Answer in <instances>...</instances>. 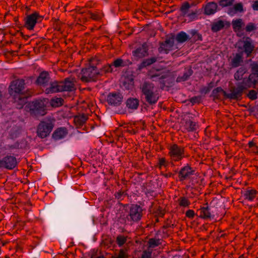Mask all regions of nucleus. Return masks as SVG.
Masks as SVG:
<instances>
[{
  "label": "nucleus",
  "mask_w": 258,
  "mask_h": 258,
  "mask_svg": "<svg viewBox=\"0 0 258 258\" xmlns=\"http://www.w3.org/2000/svg\"><path fill=\"white\" fill-rule=\"evenodd\" d=\"M24 88V81L23 80L13 81L10 86L9 92L16 102H18L17 108H21L26 103V99L21 98L20 94Z\"/></svg>",
  "instance_id": "f257e3e1"
},
{
  "label": "nucleus",
  "mask_w": 258,
  "mask_h": 258,
  "mask_svg": "<svg viewBox=\"0 0 258 258\" xmlns=\"http://www.w3.org/2000/svg\"><path fill=\"white\" fill-rule=\"evenodd\" d=\"M142 92L145 96L146 100L150 103H155L158 100L156 94V89L151 83H145L141 87Z\"/></svg>",
  "instance_id": "f03ea898"
},
{
  "label": "nucleus",
  "mask_w": 258,
  "mask_h": 258,
  "mask_svg": "<svg viewBox=\"0 0 258 258\" xmlns=\"http://www.w3.org/2000/svg\"><path fill=\"white\" fill-rule=\"evenodd\" d=\"M53 125V120L51 119H46L41 121L37 130L38 136L41 138L47 137L51 132Z\"/></svg>",
  "instance_id": "7ed1b4c3"
},
{
  "label": "nucleus",
  "mask_w": 258,
  "mask_h": 258,
  "mask_svg": "<svg viewBox=\"0 0 258 258\" xmlns=\"http://www.w3.org/2000/svg\"><path fill=\"white\" fill-rule=\"evenodd\" d=\"M99 74V71L95 67H90L82 71L79 77L84 82H91L94 80L96 75Z\"/></svg>",
  "instance_id": "20e7f679"
},
{
  "label": "nucleus",
  "mask_w": 258,
  "mask_h": 258,
  "mask_svg": "<svg viewBox=\"0 0 258 258\" xmlns=\"http://www.w3.org/2000/svg\"><path fill=\"white\" fill-rule=\"evenodd\" d=\"M30 109L34 113L43 115L45 113L44 102L42 101H36L28 104Z\"/></svg>",
  "instance_id": "39448f33"
},
{
  "label": "nucleus",
  "mask_w": 258,
  "mask_h": 258,
  "mask_svg": "<svg viewBox=\"0 0 258 258\" xmlns=\"http://www.w3.org/2000/svg\"><path fill=\"white\" fill-rule=\"evenodd\" d=\"M41 16L37 13L28 15L25 19V26L29 30H32Z\"/></svg>",
  "instance_id": "423d86ee"
},
{
  "label": "nucleus",
  "mask_w": 258,
  "mask_h": 258,
  "mask_svg": "<svg viewBox=\"0 0 258 258\" xmlns=\"http://www.w3.org/2000/svg\"><path fill=\"white\" fill-rule=\"evenodd\" d=\"M123 97L119 93H111L107 97V101L108 103L117 105H119L122 101Z\"/></svg>",
  "instance_id": "0eeeda50"
},
{
  "label": "nucleus",
  "mask_w": 258,
  "mask_h": 258,
  "mask_svg": "<svg viewBox=\"0 0 258 258\" xmlns=\"http://www.w3.org/2000/svg\"><path fill=\"white\" fill-rule=\"evenodd\" d=\"M141 208L137 205H133L130 208V216L132 220L136 221L141 219Z\"/></svg>",
  "instance_id": "6e6552de"
},
{
  "label": "nucleus",
  "mask_w": 258,
  "mask_h": 258,
  "mask_svg": "<svg viewBox=\"0 0 258 258\" xmlns=\"http://www.w3.org/2000/svg\"><path fill=\"white\" fill-rule=\"evenodd\" d=\"M75 81L74 78H67L63 83H61L62 91H72L75 90Z\"/></svg>",
  "instance_id": "1a4fd4ad"
},
{
  "label": "nucleus",
  "mask_w": 258,
  "mask_h": 258,
  "mask_svg": "<svg viewBox=\"0 0 258 258\" xmlns=\"http://www.w3.org/2000/svg\"><path fill=\"white\" fill-rule=\"evenodd\" d=\"M194 172L195 171L189 166H186L183 167L179 172L180 178L181 180L187 179L189 178L191 175L194 174Z\"/></svg>",
  "instance_id": "9d476101"
},
{
  "label": "nucleus",
  "mask_w": 258,
  "mask_h": 258,
  "mask_svg": "<svg viewBox=\"0 0 258 258\" xmlns=\"http://www.w3.org/2000/svg\"><path fill=\"white\" fill-rule=\"evenodd\" d=\"M62 91L61 83L53 82L50 84L49 86L45 90L46 93H53Z\"/></svg>",
  "instance_id": "9b49d317"
},
{
  "label": "nucleus",
  "mask_w": 258,
  "mask_h": 258,
  "mask_svg": "<svg viewBox=\"0 0 258 258\" xmlns=\"http://www.w3.org/2000/svg\"><path fill=\"white\" fill-rule=\"evenodd\" d=\"M170 153L173 159L178 160L182 157V149L174 145L171 148Z\"/></svg>",
  "instance_id": "f8f14e48"
},
{
  "label": "nucleus",
  "mask_w": 258,
  "mask_h": 258,
  "mask_svg": "<svg viewBox=\"0 0 258 258\" xmlns=\"http://www.w3.org/2000/svg\"><path fill=\"white\" fill-rule=\"evenodd\" d=\"M68 134V131L64 127L57 128L53 134V138L55 140H59L65 138Z\"/></svg>",
  "instance_id": "ddd939ff"
},
{
  "label": "nucleus",
  "mask_w": 258,
  "mask_h": 258,
  "mask_svg": "<svg viewBox=\"0 0 258 258\" xmlns=\"http://www.w3.org/2000/svg\"><path fill=\"white\" fill-rule=\"evenodd\" d=\"M3 163L6 168L12 169L16 166L17 161L15 157L8 156L3 159Z\"/></svg>",
  "instance_id": "4468645a"
},
{
  "label": "nucleus",
  "mask_w": 258,
  "mask_h": 258,
  "mask_svg": "<svg viewBox=\"0 0 258 258\" xmlns=\"http://www.w3.org/2000/svg\"><path fill=\"white\" fill-rule=\"evenodd\" d=\"M217 4L214 2L209 3L205 8V13L210 15L214 14L217 9Z\"/></svg>",
  "instance_id": "2eb2a0df"
},
{
  "label": "nucleus",
  "mask_w": 258,
  "mask_h": 258,
  "mask_svg": "<svg viewBox=\"0 0 258 258\" xmlns=\"http://www.w3.org/2000/svg\"><path fill=\"white\" fill-rule=\"evenodd\" d=\"M243 195L245 199L250 201H252L255 198H258L256 191L253 189L244 191Z\"/></svg>",
  "instance_id": "dca6fc26"
},
{
  "label": "nucleus",
  "mask_w": 258,
  "mask_h": 258,
  "mask_svg": "<svg viewBox=\"0 0 258 258\" xmlns=\"http://www.w3.org/2000/svg\"><path fill=\"white\" fill-rule=\"evenodd\" d=\"M243 11V5L242 3H239L235 4L232 8H230L228 11V14L233 16L237 12H242Z\"/></svg>",
  "instance_id": "f3484780"
},
{
  "label": "nucleus",
  "mask_w": 258,
  "mask_h": 258,
  "mask_svg": "<svg viewBox=\"0 0 258 258\" xmlns=\"http://www.w3.org/2000/svg\"><path fill=\"white\" fill-rule=\"evenodd\" d=\"M236 45H239L238 48H241V45H242L243 48H252L254 47L252 45V40L248 37L246 38L242 41H239Z\"/></svg>",
  "instance_id": "a211bd4d"
},
{
  "label": "nucleus",
  "mask_w": 258,
  "mask_h": 258,
  "mask_svg": "<svg viewBox=\"0 0 258 258\" xmlns=\"http://www.w3.org/2000/svg\"><path fill=\"white\" fill-rule=\"evenodd\" d=\"M201 213V216L203 218H213L214 217L213 211L208 207L202 208Z\"/></svg>",
  "instance_id": "6ab92c4d"
},
{
  "label": "nucleus",
  "mask_w": 258,
  "mask_h": 258,
  "mask_svg": "<svg viewBox=\"0 0 258 258\" xmlns=\"http://www.w3.org/2000/svg\"><path fill=\"white\" fill-rule=\"evenodd\" d=\"M126 106L128 109H136L139 105V101L136 98H129L126 102Z\"/></svg>",
  "instance_id": "aec40b11"
},
{
  "label": "nucleus",
  "mask_w": 258,
  "mask_h": 258,
  "mask_svg": "<svg viewBox=\"0 0 258 258\" xmlns=\"http://www.w3.org/2000/svg\"><path fill=\"white\" fill-rule=\"evenodd\" d=\"M189 38V35L183 31L178 33L176 35H175V41H176L178 43H183Z\"/></svg>",
  "instance_id": "412c9836"
},
{
  "label": "nucleus",
  "mask_w": 258,
  "mask_h": 258,
  "mask_svg": "<svg viewBox=\"0 0 258 258\" xmlns=\"http://www.w3.org/2000/svg\"><path fill=\"white\" fill-rule=\"evenodd\" d=\"M251 69L252 71V74L250 75V79L253 80L254 77H256V79H253V81H258V64L256 63H253L251 64Z\"/></svg>",
  "instance_id": "4be33fe9"
},
{
  "label": "nucleus",
  "mask_w": 258,
  "mask_h": 258,
  "mask_svg": "<svg viewBox=\"0 0 258 258\" xmlns=\"http://www.w3.org/2000/svg\"><path fill=\"white\" fill-rule=\"evenodd\" d=\"M49 80L48 75L46 72H43L40 74L37 79V82L40 85H45L48 82Z\"/></svg>",
  "instance_id": "5701e85b"
},
{
  "label": "nucleus",
  "mask_w": 258,
  "mask_h": 258,
  "mask_svg": "<svg viewBox=\"0 0 258 258\" xmlns=\"http://www.w3.org/2000/svg\"><path fill=\"white\" fill-rule=\"evenodd\" d=\"M224 26V22L222 21H219L212 25V30L214 32H217L222 29Z\"/></svg>",
  "instance_id": "b1692460"
},
{
  "label": "nucleus",
  "mask_w": 258,
  "mask_h": 258,
  "mask_svg": "<svg viewBox=\"0 0 258 258\" xmlns=\"http://www.w3.org/2000/svg\"><path fill=\"white\" fill-rule=\"evenodd\" d=\"M242 61L241 54H236L232 60V64L233 67H238Z\"/></svg>",
  "instance_id": "393cba45"
},
{
  "label": "nucleus",
  "mask_w": 258,
  "mask_h": 258,
  "mask_svg": "<svg viewBox=\"0 0 258 258\" xmlns=\"http://www.w3.org/2000/svg\"><path fill=\"white\" fill-rule=\"evenodd\" d=\"M62 101L61 98L55 97L51 99L50 104L53 107H58L62 105Z\"/></svg>",
  "instance_id": "a878e982"
},
{
  "label": "nucleus",
  "mask_w": 258,
  "mask_h": 258,
  "mask_svg": "<svg viewBox=\"0 0 258 258\" xmlns=\"http://www.w3.org/2000/svg\"><path fill=\"white\" fill-rule=\"evenodd\" d=\"M175 40V35L173 34H171L167 37L165 43L168 44L169 46L171 47L173 45Z\"/></svg>",
  "instance_id": "bb28decb"
},
{
  "label": "nucleus",
  "mask_w": 258,
  "mask_h": 258,
  "mask_svg": "<svg viewBox=\"0 0 258 258\" xmlns=\"http://www.w3.org/2000/svg\"><path fill=\"white\" fill-rule=\"evenodd\" d=\"M242 21L241 19H238L235 21H233L232 25L233 29L235 31L239 30L240 29L242 25Z\"/></svg>",
  "instance_id": "cd10ccee"
},
{
  "label": "nucleus",
  "mask_w": 258,
  "mask_h": 258,
  "mask_svg": "<svg viewBox=\"0 0 258 258\" xmlns=\"http://www.w3.org/2000/svg\"><path fill=\"white\" fill-rule=\"evenodd\" d=\"M234 0H219V4L222 7H226L232 6Z\"/></svg>",
  "instance_id": "c85d7f7f"
},
{
  "label": "nucleus",
  "mask_w": 258,
  "mask_h": 258,
  "mask_svg": "<svg viewBox=\"0 0 258 258\" xmlns=\"http://www.w3.org/2000/svg\"><path fill=\"white\" fill-rule=\"evenodd\" d=\"M245 71L243 68H239L237 72L234 74V78L239 80L242 79V76L245 73Z\"/></svg>",
  "instance_id": "c756f323"
},
{
  "label": "nucleus",
  "mask_w": 258,
  "mask_h": 258,
  "mask_svg": "<svg viewBox=\"0 0 258 258\" xmlns=\"http://www.w3.org/2000/svg\"><path fill=\"white\" fill-rule=\"evenodd\" d=\"M86 119H87L86 116L85 115L82 114V115L76 116L74 120L76 122H77L80 124H81L83 123L84 122H85V121L86 120Z\"/></svg>",
  "instance_id": "7c9ffc66"
},
{
  "label": "nucleus",
  "mask_w": 258,
  "mask_h": 258,
  "mask_svg": "<svg viewBox=\"0 0 258 258\" xmlns=\"http://www.w3.org/2000/svg\"><path fill=\"white\" fill-rule=\"evenodd\" d=\"M192 72L190 70H188L187 72L184 74L182 77H178L177 79V81H183L187 79V78L191 76Z\"/></svg>",
  "instance_id": "2f4dec72"
},
{
  "label": "nucleus",
  "mask_w": 258,
  "mask_h": 258,
  "mask_svg": "<svg viewBox=\"0 0 258 258\" xmlns=\"http://www.w3.org/2000/svg\"><path fill=\"white\" fill-rule=\"evenodd\" d=\"M134 55L139 57H143L145 55L146 51L145 49H136L134 52Z\"/></svg>",
  "instance_id": "473e14b6"
},
{
  "label": "nucleus",
  "mask_w": 258,
  "mask_h": 258,
  "mask_svg": "<svg viewBox=\"0 0 258 258\" xmlns=\"http://www.w3.org/2000/svg\"><path fill=\"white\" fill-rule=\"evenodd\" d=\"M185 125L189 131H194L197 128L196 123L191 121H187Z\"/></svg>",
  "instance_id": "72a5a7b5"
},
{
  "label": "nucleus",
  "mask_w": 258,
  "mask_h": 258,
  "mask_svg": "<svg viewBox=\"0 0 258 258\" xmlns=\"http://www.w3.org/2000/svg\"><path fill=\"white\" fill-rule=\"evenodd\" d=\"M190 6L188 3L184 4L181 8V11L183 16H185L188 13V10Z\"/></svg>",
  "instance_id": "f704fd0d"
},
{
  "label": "nucleus",
  "mask_w": 258,
  "mask_h": 258,
  "mask_svg": "<svg viewBox=\"0 0 258 258\" xmlns=\"http://www.w3.org/2000/svg\"><path fill=\"white\" fill-rule=\"evenodd\" d=\"M155 61V59L154 58H152L150 59H148L144 60L141 64V67H145L147 66H149Z\"/></svg>",
  "instance_id": "c9c22d12"
},
{
  "label": "nucleus",
  "mask_w": 258,
  "mask_h": 258,
  "mask_svg": "<svg viewBox=\"0 0 258 258\" xmlns=\"http://www.w3.org/2000/svg\"><path fill=\"white\" fill-rule=\"evenodd\" d=\"M161 71V69H153L149 73V75L151 78H154L155 77L158 76L160 75V71Z\"/></svg>",
  "instance_id": "e433bc0d"
},
{
  "label": "nucleus",
  "mask_w": 258,
  "mask_h": 258,
  "mask_svg": "<svg viewBox=\"0 0 258 258\" xmlns=\"http://www.w3.org/2000/svg\"><path fill=\"white\" fill-rule=\"evenodd\" d=\"M149 243L150 247H154L156 246H157L160 242L159 240L151 239L150 240Z\"/></svg>",
  "instance_id": "4c0bfd02"
},
{
  "label": "nucleus",
  "mask_w": 258,
  "mask_h": 258,
  "mask_svg": "<svg viewBox=\"0 0 258 258\" xmlns=\"http://www.w3.org/2000/svg\"><path fill=\"white\" fill-rule=\"evenodd\" d=\"M123 86L126 89H127V90L130 89L131 88H132V87L133 86V80H128V83L127 84H126V83L125 82H124L123 84Z\"/></svg>",
  "instance_id": "58836bf2"
},
{
  "label": "nucleus",
  "mask_w": 258,
  "mask_h": 258,
  "mask_svg": "<svg viewBox=\"0 0 258 258\" xmlns=\"http://www.w3.org/2000/svg\"><path fill=\"white\" fill-rule=\"evenodd\" d=\"M123 61L120 58H118L114 61L113 66L115 67H119L122 66Z\"/></svg>",
  "instance_id": "ea45409f"
},
{
  "label": "nucleus",
  "mask_w": 258,
  "mask_h": 258,
  "mask_svg": "<svg viewBox=\"0 0 258 258\" xmlns=\"http://www.w3.org/2000/svg\"><path fill=\"white\" fill-rule=\"evenodd\" d=\"M90 15L91 18L95 20H99L101 18V16L98 13L94 14V13H90Z\"/></svg>",
  "instance_id": "a19ab883"
},
{
  "label": "nucleus",
  "mask_w": 258,
  "mask_h": 258,
  "mask_svg": "<svg viewBox=\"0 0 258 258\" xmlns=\"http://www.w3.org/2000/svg\"><path fill=\"white\" fill-rule=\"evenodd\" d=\"M118 245L121 246L125 241V238L123 236H118L117 238Z\"/></svg>",
  "instance_id": "79ce46f5"
},
{
  "label": "nucleus",
  "mask_w": 258,
  "mask_h": 258,
  "mask_svg": "<svg viewBox=\"0 0 258 258\" xmlns=\"http://www.w3.org/2000/svg\"><path fill=\"white\" fill-rule=\"evenodd\" d=\"M180 205L183 207H186L188 205L189 203L185 198H182L179 202Z\"/></svg>",
  "instance_id": "37998d69"
},
{
  "label": "nucleus",
  "mask_w": 258,
  "mask_h": 258,
  "mask_svg": "<svg viewBox=\"0 0 258 258\" xmlns=\"http://www.w3.org/2000/svg\"><path fill=\"white\" fill-rule=\"evenodd\" d=\"M248 96L249 97V98L252 100H254L256 98V93L253 90L249 91Z\"/></svg>",
  "instance_id": "c03bdc74"
},
{
  "label": "nucleus",
  "mask_w": 258,
  "mask_h": 258,
  "mask_svg": "<svg viewBox=\"0 0 258 258\" xmlns=\"http://www.w3.org/2000/svg\"><path fill=\"white\" fill-rule=\"evenodd\" d=\"M113 66L111 64H108L103 68V71L105 72H112L113 71Z\"/></svg>",
  "instance_id": "a18cd8bd"
},
{
  "label": "nucleus",
  "mask_w": 258,
  "mask_h": 258,
  "mask_svg": "<svg viewBox=\"0 0 258 258\" xmlns=\"http://www.w3.org/2000/svg\"><path fill=\"white\" fill-rule=\"evenodd\" d=\"M186 16L189 18L190 21H192L197 18L196 13L195 12H191L187 14Z\"/></svg>",
  "instance_id": "49530a36"
},
{
  "label": "nucleus",
  "mask_w": 258,
  "mask_h": 258,
  "mask_svg": "<svg viewBox=\"0 0 258 258\" xmlns=\"http://www.w3.org/2000/svg\"><path fill=\"white\" fill-rule=\"evenodd\" d=\"M255 28L254 25L252 23L248 24L246 27V30L248 32H251Z\"/></svg>",
  "instance_id": "de8ad7c7"
},
{
  "label": "nucleus",
  "mask_w": 258,
  "mask_h": 258,
  "mask_svg": "<svg viewBox=\"0 0 258 258\" xmlns=\"http://www.w3.org/2000/svg\"><path fill=\"white\" fill-rule=\"evenodd\" d=\"M151 252L145 251L142 255V258H151Z\"/></svg>",
  "instance_id": "09e8293b"
},
{
  "label": "nucleus",
  "mask_w": 258,
  "mask_h": 258,
  "mask_svg": "<svg viewBox=\"0 0 258 258\" xmlns=\"http://www.w3.org/2000/svg\"><path fill=\"white\" fill-rule=\"evenodd\" d=\"M166 165V164L164 159H163V158L161 159L159 161L160 167L161 168L162 167H163V166L165 167Z\"/></svg>",
  "instance_id": "8fccbe9b"
},
{
  "label": "nucleus",
  "mask_w": 258,
  "mask_h": 258,
  "mask_svg": "<svg viewBox=\"0 0 258 258\" xmlns=\"http://www.w3.org/2000/svg\"><path fill=\"white\" fill-rule=\"evenodd\" d=\"M252 8L254 11H258V1H255L252 5Z\"/></svg>",
  "instance_id": "3c124183"
},
{
  "label": "nucleus",
  "mask_w": 258,
  "mask_h": 258,
  "mask_svg": "<svg viewBox=\"0 0 258 258\" xmlns=\"http://www.w3.org/2000/svg\"><path fill=\"white\" fill-rule=\"evenodd\" d=\"M186 216L189 218L192 217L194 215V212L192 210H188L186 212Z\"/></svg>",
  "instance_id": "603ef678"
},
{
  "label": "nucleus",
  "mask_w": 258,
  "mask_h": 258,
  "mask_svg": "<svg viewBox=\"0 0 258 258\" xmlns=\"http://www.w3.org/2000/svg\"><path fill=\"white\" fill-rule=\"evenodd\" d=\"M124 257L125 254L124 253V252L122 251H120L118 258H124Z\"/></svg>",
  "instance_id": "864d4df0"
},
{
  "label": "nucleus",
  "mask_w": 258,
  "mask_h": 258,
  "mask_svg": "<svg viewBox=\"0 0 258 258\" xmlns=\"http://www.w3.org/2000/svg\"><path fill=\"white\" fill-rule=\"evenodd\" d=\"M238 96V93H236L235 92H233L231 93V97L232 98H237Z\"/></svg>",
  "instance_id": "5fc2aeb1"
},
{
  "label": "nucleus",
  "mask_w": 258,
  "mask_h": 258,
  "mask_svg": "<svg viewBox=\"0 0 258 258\" xmlns=\"http://www.w3.org/2000/svg\"><path fill=\"white\" fill-rule=\"evenodd\" d=\"M251 50L252 49H245V51L243 53H245L247 55H248V54L251 52Z\"/></svg>",
  "instance_id": "6e6d98bb"
},
{
  "label": "nucleus",
  "mask_w": 258,
  "mask_h": 258,
  "mask_svg": "<svg viewBox=\"0 0 258 258\" xmlns=\"http://www.w3.org/2000/svg\"><path fill=\"white\" fill-rule=\"evenodd\" d=\"M149 47V45H148V43H144L143 44V48H146L147 47Z\"/></svg>",
  "instance_id": "4d7b16f0"
},
{
  "label": "nucleus",
  "mask_w": 258,
  "mask_h": 258,
  "mask_svg": "<svg viewBox=\"0 0 258 258\" xmlns=\"http://www.w3.org/2000/svg\"><path fill=\"white\" fill-rule=\"evenodd\" d=\"M121 195L120 193H118L116 195V197L117 198V199H120L121 198Z\"/></svg>",
  "instance_id": "13d9d810"
},
{
  "label": "nucleus",
  "mask_w": 258,
  "mask_h": 258,
  "mask_svg": "<svg viewBox=\"0 0 258 258\" xmlns=\"http://www.w3.org/2000/svg\"><path fill=\"white\" fill-rule=\"evenodd\" d=\"M249 145L250 147H252L254 146V143L252 142H249Z\"/></svg>",
  "instance_id": "bf43d9fd"
},
{
  "label": "nucleus",
  "mask_w": 258,
  "mask_h": 258,
  "mask_svg": "<svg viewBox=\"0 0 258 258\" xmlns=\"http://www.w3.org/2000/svg\"><path fill=\"white\" fill-rule=\"evenodd\" d=\"M4 166V164L3 163V160L2 161H0V167Z\"/></svg>",
  "instance_id": "052dcab7"
},
{
  "label": "nucleus",
  "mask_w": 258,
  "mask_h": 258,
  "mask_svg": "<svg viewBox=\"0 0 258 258\" xmlns=\"http://www.w3.org/2000/svg\"><path fill=\"white\" fill-rule=\"evenodd\" d=\"M97 258H104L103 256H98Z\"/></svg>",
  "instance_id": "680f3d73"
},
{
  "label": "nucleus",
  "mask_w": 258,
  "mask_h": 258,
  "mask_svg": "<svg viewBox=\"0 0 258 258\" xmlns=\"http://www.w3.org/2000/svg\"><path fill=\"white\" fill-rule=\"evenodd\" d=\"M217 90H218V91H220V90H221V89L220 88H217Z\"/></svg>",
  "instance_id": "e2e57ef3"
},
{
  "label": "nucleus",
  "mask_w": 258,
  "mask_h": 258,
  "mask_svg": "<svg viewBox=\"0 0 258 258\" xmlns=\"http://www.w3.org/2000/svg\"><path fill=\"white\" fill-rule=\"evenodd\" d=\"M8 52H10V53H12V52H11V51H8Z\"/></svg>",
  "instance_id": "0e129e2a"
}]
</instances>
